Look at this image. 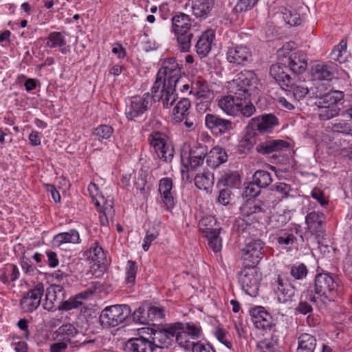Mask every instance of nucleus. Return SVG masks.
<instances>
[{
	"label": "nucleus",
	"mask_w": 352,
	"mask_h": 352,
	"mask_svg": "<svg viewBox=\"0 0 352 352\" xmlns=\"http://www.w3.org/2000/svg\"><path fill=\"white\" fill-rule=\"evenodd\" d=\"M182 81L181 68L175 58L165 60L153 85L152 98L155 101H162L164 108H169L177 98L176 89Z\"/></svg>",
	"instance_id": "nucleus-1"
},
{
	"label": "nucleus",
	"mask_w": 352,
	"mask_h": 352,
	"mask_svg": "<svg viewBox=\"0 0 352 352\" xmlns=\"http://www.w3.org/2000/svg\"><path fill=\"white\" fill-rule=\"evenodd\" d=\"M250 97L232 94L222 97L218 102V106L229 116L249 118L256 111Z\"/></svg>",
	"instance_id": "nucleus-2"
},
{
	"label": "nucleus",
	"mask_w": 352,
	"mask_h": 352,
	"mask_svg": "<svg viewBox=\"0 0 352 352\" xmlns=\"http://www.w3.org/2000/svg\"><path fill=\"white\" fill-rule=\"evenodd\" d=\"M339 278L334 274L322 272L314 278V294L324 302L334 301L338 296Z\"/></svg>",
	"instance_id": "nucleus-3"
},
{
	"label": "nucleus",
	"mask_w": 352,
	"mask_h": 352,
	"mask_svg": "<svg viewBox=\"0 0 352 352\" xmlns=\"http://www.w3.org/2000/svg\"><path fill=\"white\" fill-rule=\"evenodd\" d=\"M258 80L252 70H243L229 82L231 94L250 96L258 89Z\"/></svg>",
	"instance_id": "nucleus-4"
},
{
	"label": "nucleus",
	"mask_w": 352,
	"mask_h": 352,
	"mask_svg": "<svg viewBox=\"0 0 352 352\" xmlns=\"http://www.w3.org/2000/svg\"><path fill=\"white\" fill-rule=\"evenodd\" d=\"M131 311V308L127 305L107 307L102 311L99 320L103 327H114L125 321Z\"/></svg>",
	"instance_id": "nucleus-5"
},
{
	"label": "nucleus",
	"mask_w": 352,
	"mask_h": 352,
	"mask_svg": "<svg viewBox=\"0 0 352 352\" xmlns=\"http://www.w3.org/2000/svg\"><path fill=\"white\" fill-rule=\"evenodd\" d=\"M241 252L243 266L256 267L264 256V243L259 239H247Z\"/></svg>",
	"instance_id": "nucleus-6"
},
{
	"label": "nucleus",
	"mask_w": 352,
	"mask_h": 352,
	"mask_svg": "<svg viewBox=\"0 0 352 352\" xmlns=\"http://www.w3.org/2000/svg\"><path fill=\"white\" fill-rule=\"evenodd\" d=\"M184 328V324L176 322L167 327L166 328L155 329L151 333V340L153 349L155 348H168L172 345L174 338L177 341V331Z\"/></svg>",
	"instance_id": "nucleus-7"
},
{
	"label": "nucleus",
	"mask_w": 352,
	"mask_h": 352,
	"mask_svg": "<svg viewBox=\"0 0 352 352\" xmlns=\"http://www.w3.org/2000/svg\"><path fill=\"white\" fill-rule=\"evenodd\" d=\"M151 105L149 93H145L142 96L133 97L127 103L125 114L128 119L140 122L146 117L148 107Z\"/></svg>",
	"instance_id": "nucleus-8"
},
{
	"label": "nucleus",
	"mask_w": 352,
	"mask_h": 352,
	"mask_svg": "<svg viewBox=\"0 0 352 352\" xmlns=\"http://www.w3.org/2000/svg\"><path fill=\"white\" fill-rule=\"evenodd\" d=\"M238 278L242 289L247 294L251 296L257 294L261 278L256 267L243 266L238 274Z\"/></svg>",
	"instance_id": "nucleus-9"
},
{
	"label": "nucleus",
	"mask_w": 352,
	"mask_h": 352,
	"mask_svg": "<svg viewBox=\"0 0 352 352\" xmlns=\"http://www.w3.org/2000/svg\"><path fill=\"white\" fill-rule=\"evenodd\" d=\"M342 98L341 93L337 91L324 96L322 102H320L318 105V115L320 120H327L339 114L340 109L337 104Z\"/></svg>",
	"instance_id": "nucleus-10"
},
{
	"label": "nucleus",
	"mask_w": 352,
	"mask_h": 352,
	"mask_svg": "<svg viewBox=\"0 0 352 352\" xmlns=\"http://www.w3.org/2000/svg\"><path fill=\"white\" fill-rule=\"evenodd\" d=\"M226 59L230 63L245 66L253 61L252 53L249 47L242 45H232L226 50Z\"/></svg>",
	"instance_id": "nucleus-11"
},
{
	"label": "nucleus",
	"mask_w": 352,
	"mask_h": 352,
	"mask_svg": "<svg viewBox=\"0 0 352 352\" xmlns=\"http://www.w3.org/2000/svg\"><path fill=\"white\" fill-rule=\"evenodd\" d=\"M151 145L154 148L157 156L164 162H170L174 156L172 144L166 140L161 133L151 134L148 138Z\"/></svg>",
	"instance_id": "nucleus-12"
},
{
	"label": "nucleus",
	"mask_w": 352,
	"mask_h": 352,
	"mask_svg": "<svg viewBox=\"0 0 352 352\" xmlns=\"http://www.w3.org/2000/svg\"><path fill=\"white\" fill-rule=\"evenodd\" d=\"M271 286L280 302L285 303L292 300L295 288L287 278L278 275L272 281Z\"/></svg>",
	"instance_id": "nucleus-13"
},
{
	"label": "nucleus",
	"mask_w": 352,
	"mask_h": 352,
	"mask_svg": "<svg viewBox=\"0 0 352 352\" xmlns=\"http://www.w3.org/2000/svg\"><path fill=\"white\" fill-rule=\"evenodd\" d=\"M202 329L201 327L193 322H188L186 327L180 331H177V344L186 350H190L191 344L196 343L194 341L190 340H197L201 338Z\"/></svg>",
	"instance_id": "nucleus-14"
},
{
	"label": "nucleus",
	"mask_w": 352,
	"mask_h": 352,
	"mask_svg": "<svg viewBox=\"0 0 352 352\" xmlns=\"http://www.w3.org/2000/svg\"><path fill=\"white\" fill-rule=\"evenodd\" d=\"M44 292L43 283H38L21 298L20 305L22 310L28 313L36 310L41 304Z\"/></svg>",
	"instance_id": "nucleus-15"
},
{
	"label": "nucleus",
	"mask_w": 352,
	"mask_h": 352,
	"mask_svg": "<svg viewBox=\"0 0 352 352\" xmlns=\"http://www.w3.org/2000/svg\"><path fill=\"white\" fill-rule=\"evenodd\" d=\"M205 124L215 135H221L234 129V124L231 121L214 114L209 113L206 116Z\"/></svg>",
	"instance_id": "nucleus-16"
},
{
	"label": "nucleus",
	"mask_w": 352,
	"mask_h": 352,
	"mask_svg": "<svg viewBox=\"0 0 352 352\" xmlns=\"http://www.w3.org/2000/svg\"><path fill=\"white\" fill-rule=\"evenodd\" d=\"M252 322L256 329L270 330L275 326L272 315L262 307H257L250 311Z\"/></svg>",
	"instance_id": "nucleus-17"
},
{
	"label": "nucleus",
	"mask_w": 352,
	"mask_h": 352,
	"mask_svg": "<svg viewBox=\"0 0 352 352\" xmlns=\"http://www.w3.org/2000/svg\"><path fill=\"white\" fill-rule=\"evenodd\" d=\"M278 123V118L275 116L265 114L251 119L249 122V128L261 133H269Z\"/></svg>",
	"instance_id": "nucleus-18"
},
{
	"label": "nucleus",
	"mask_w": 352,
	"mask_h": 352,
	"mask_svg": "<svg viewBox=\"0 0 352 352\" xmlns=\"http://www.w3.org/2000/svg\"><path fill=\"white\" fill-rule=\"evenodd\" d=\"M289 70L287 67L280 64L272 65L270 69V76L283 90L296 78V76L292 77L289 74Z\"/></svg>",
	"instance_id": "nucleus-19"
},
{
	"label": "nucleus",
	"mask_w": 352,
	"mask_h": 352,
	"mask_svg": "<svg viewBox=\"0 0 352 352\" xmlns=\"http://www.w3.org/2000/svg\"><path fill=\"white\" fill-rule=\"evenodd\" d=\"M289 70L287 67L280 64L272 65L270 69V76L283 90L296 78V76L292 77L289 74Z\"/></svg>",
	"instance_id": "nucleus-20"
},
{
	"label": "nucleus",
	"mask_w": 352,
	"mask_h": 352,
	"mask_svg": "<svg viewBox=\"0 0 352 352\" xmlns=\"http://www.w3.org/2000/svg\"><path fill=\"white\" fill-rule=\"evenodd\" d=\"M123 349L126 352H153L151 340L143 336L129 339L124 343Z\"/></svg>",
	"instance_id": "nucleus-21"
},
{
	"label": "nucleus",
	"mask_w": 352,
	"mask_h": 352,
	"mask_svg": "<svg viewBox=\"0 0 352 352\" xmlns=\"http://www.w3.org/2000/svg\"><path fill=\"white\" fill-rule=\"evenodd\" d=\"M172 188L173 181L170 178L164 177L160 181L159 192L161 195V199L168 210L173 209L175 206Z\"/></svg>",
	"instance_id": "nucleus-22"
},
{
	"label": "nucleus",
	"mask_w": 352,
	"mask_h": 352,
	"mask_svg": "<svg viewBox=\"0 0 352 352\" xmlns=\"http://www.w3.org/2000/svg\"><path fill=\"white\" fill-rule=\"evenodd\" d=\"M215 36L212 30L205 31L199 38L196 45V52L201 58L206 57L211 51L212 43Z\"/></svg>",
	"instance_id": "nucleus-23"
},
{
	"label": "nucleus",
	"mask_w": 352,
	"mask_h": 352,
	"mask_svg": "<svg viewBox=\"0 0 352 352\" xmlns=\"http://www.w3.org/2000/svg\"><path fill=\"white\" fill-rule=\"evenodd\" d=\"M65 35H67L65 32H51L47 38L46 47L50 48L58 47L62 54H68L70 52V48L69 45H67Z\"/></svg>",
	"instance_id": "nucleus-24"
},
{
	"label": "nucleus",
	"mask_w": 352,
	"mask_h": 352,
	"mask_svg": "<svg viewBox=\"0 0 352 352\" xmlns=\"http://www.w3.org/2000/svg\"><path fill=\"white\" fill-rule=\"evenodd\" d=\"M288 143L282 140H268L256 146V150L263 155H268L288 147Z\"/></svg>",
	"instance_id": "nucleus-25"
},
{
	"label": "nucleus",
	"mask_w": 352,
	"mask_h": 352,
	"mask_svg": "<svg viewBox=\"0 0 352 352\" xmlns=\"http://www.w3.org/2000/svg\"><path fill=\"white\" fill-rule=\"evenodd\" d=\"M214 0H192L193 15L201 20L206 19L214 6Z\"/></svg>",
	"instance_id": "nucleus-26"
},
{
	"label": "nucleus",
	"mask_w": 352,
	"mask_h": 352,
	"mask_svg": "<svg viewBox=\"0 0 352 352\" xmlns=\"http://www.w3.org/2000/svg\"><path fill=\"white\" fill-rule=\"evenodd\" d=\"M289 69L295 74H301L307 67L305 55L302 52L292 53L289 58Z\"/></svg>",
	"instance_id": "nucleus-27"
},
{
	"label": "nucleus",
	"mask_w": 352,
	"mask_h": 352,
	"mask_svg": "<svg viewBox=\"0 0 352 352\" xmlns=\"http://www.w3.org/2000/svg\"><path fill=\"white\" fill-rule=\"evenodd\" d=\"M228 160V155L224 149L215 146L206 155V163L208 166L215 168Z\"/></svg>",
	"instance_id": "nucleus-28"
},
{
	"label": "nucleus",
	"mask_w": 352,
	"mask_h": 352,
	"mask_svg": "<svg viewBox=\"0 0 352 352\" xmlns=\"http://www.w3.org/2000/svg\"><path fill=\"white\" fill-rule=\"evenodd\" d=\"M171 22L172 32L174 33L191 30V19L185 13L177 12L172 17Z\"/></svg>",
	"instance_id": "nucleus-29"
},
{
	"label": "nucleus",
	"mask_w": 352,
	"mask_h": 352,
	"mask_svg": "<svg viewBox=\"0 0 352 352\" xmlns=\"http://www.w3.org/2000/svg\"><path fill=\"white\" fill-rule=\"evenodd\" d=\"M190 106V101L188 98H182L180 100L173 110V121L175 123H180L186 119L189 114Z\"/></svg>",
	"instance_id": "nucleus-30"
},
{
	"label": "nucleus",
	"mask_w": 352,
	"mask_h": 352,
	"mask_svg": "<svg viewBox=\"0 0 352 352\" xmlns=\"http://www.w3.org/2000/svg\"><path fill=\"white\" fill-rule=\"evenodd\" d=\"M63 287L59 285H54L47 288L45 294V300L43 303V308L49 311H54L58 309L56 307L55 302L57 300V294L63 292Z\"/></svg>",
	"instance_id": "nucleus-31"
},
{
	"label": "nucleus",
	"mask_w": 352,
	"mask_h": 352,
	"mask_svg": "<svg viewBox=\"0 0 352 352\" xmlns=\"http://www.w3.org/2000/svg\"><path fill=\"white\" fill-rule=\"evenodd\" d=\"M317 345L316 337L309 333H302L298 338L296 352H314Z\"/></svg>",
	"instance_id": "nucleus-32"
},
{
	"label": "nucleus",
	"mask_w": 352,
	"mask_h": 352,
	"mask_svg": "<svg viewBox=\"0 0 352 352\" xmlns=\"http://www.w3.org/2000/svg\"><path fill=\"white\" fill-rule=\"evenodd\" d=\"M178 49L182 52H188L192 46V40L194 34L191 30L175 32Z\"/></svg>",
	"instance_id": "nucleus-33"
},
{
	"label": "nucleus",
	"mask_w": 352,
	"mask_h": 352,
	"mask_svg": "<svg viewBox=\"0 0 352 352\" xmlns=\"http://www.w3.org/2000/svg\"><path fill=\"white\" fill-rule=\"evenodd\" d=\"M256 349L259 352H280L278 336H271L258 341Z\"/></svg>",
	"instance_id": "nucleus-34"
},
{
	"label": "nucleus",
	"mask_w": 352,
	"mask_h": 352,
	"mask_svg": "<svg viewBox=\"0 0 352 352\" xmlns=\"http://www.w3.org/2000/svg\"><path fill=\"white\" fill-rule=\"evenodd\" d=\"M195 184L200 190L208 192L211 190L214 184L213 175L209 171H204L198 173L195 177Z\"/></svg>",
	"instance_id": "nucleus-35"
},
{
	"label": "nucleus",
	"mask_w": 352,
	"mask_h": 352,
	"mask_svg": "<svg viewBox=\"0 0 352 352\" xmlns=\"http://www.w3.org/2000/svg\"><path fill=\"white\" fill-rule=\"evenodd\" d=\"M324 219L322 212L312 211L306 216L305 221L309 229L315 232H320Z\"/></svg>",
	"instance_id": "nucleus-36"
},
{
	"label": "nucleus",
	"mask_w": 352,
	"mask_h": 352,
	"mask_svg": "<svg viewBox=\"0 0 352 352\" xmlns=\"http://www.w3.org/2000/svg\"><path fill=\"white\" fill-rule=\"evenodd\" d=\"M78 333L76 328L71 323H66L61 325L55 332L56 339L69 344L71 343V339Z\"/></svg>",
	"instance_id": "nucleus-37"
},
{
	"label": "nucleus",
	"mask_w": 352,
	"mask_h": 352,
	"mask_svg": "<svg viewBox=\"0 0 352 352\" xmlns=\"http://www.w3.org/2000/svg\"><path fill=\"white\" fill-rule=\"evenodd\" d=\"M285 90L290 94L297 101L305 98L309 92L308 88L302 85L300 82H298L296 78L289 84Z\"/></svg>",
	"instance_id": "nucleus-38"
},
{
	"label": "nucleus",
	"mask_w": 352,
	"mask_h": 352,
	"mask_svg": "<svg viewBox=\"0 0 352 352\" xmlns=\"http://www.w3.org/2000/svg\"><path fill=\"white\" fill-rule=\"evenodd\" d=\"M165 311L162 307L151 306L147 307L146 317L148 325H159L164 322Z\"/></svg>",
	"instance_id": "nucleus-39"
},
{
	"label": "nucleus",
	"mask_w": 352,
	"mask_h": 352,
	"mask_svg": "<svg viewBox=\"0 0 352 352\" xmlns=\"http://www.w3.org/2000/svg\"><path fill=\"white\" fill-rule=\"evenodd\" d=\"M312 76L316 80L329 81L333 77V72L330 66L318 64L312 69Z\"/></svg>",
	"instance_id": "nucleus-40"
},
{
	"label": "nucleus",
	"mask_w": 352,
	"mask_h": 352,
	"mask_svg": "<svg viewBox=\"0 0 352 352\" xmlns=\"http://www.w3.org/2000/svg\"><path fill=\"white\" fill-rule=\"evenodd\" d=\"M241 212L243 217H249L254 216L256 214L264 212L265 209L263 205L256 202L255 201H247L240 208Z\"/></svg>",
	"instance_id": "nucleus-41"
},
{
	"label": "nucleus",
	"mask_w": 352,
	"mask_h": 352,
	"mask_svg": "<svg viewBox=\"0 0 352 352\" xmlns=\"http://www.w3.org/2000/svg\"><path fill=\"white\" fill-rule=\"evenodd\" d=\"M217 221L213 217L203 218L199 221V230L206 235L213 234L214 231L220 232L221 228L217 226Z\"/></svg>",
	"instance_id": "nucleus-42"
},
{
	"label": "nucleus",
	"mask_w": 352,
	"mask_h": 352,
	"mask_svg": "<svg viewBox=\"0 0 352 352\" xmlns=\"http://www.w3.org/2000/svg\"><path fill=\"white\" fill-rule=\"evenodd\" d=\"M181 79L182 80V82L177 87V89H179L181 91L186 92L189 91V94H193L197 99L201 100L205 98V94L208 91L207 89V87L204 85H201L199 81L195 82V85L199 90L196 92L193 93V88L190 89V85L188 83H184L183 78L181 76Z\"/></svg>",
	"instance_id": "nucleus-43"
},
{
	"label": "nucleus",
	"mask_w": 352,
	"mask_h": 352,
	"mask_svg": "<svg viewBox=\"0 0 352 352\" xmlns=\"http://www.w3.org/2000/svg\"><path fill=\"white\" fill-rule=\"evenodd\" d=\"M272 182V176L267 171L258 170L253 175V184H256L259 188H266Z\"/></svg>",
	"instance_id": "nucleus-44"
},
{
	"label": "nucleus",
	"mask_w": 352,
	"mask_h": 352,
	"mask_svg": "<svg viewBox=\"0 0 352 352\" xmlns=\"http://www.w3.org/2000/svg\"><path fill=\"white\" fill-rule=\"evenodd\" d=\"M347 43L346 41L342 39L339 44L336 46L331 53V59L342 63L345 61Z\"/></svg>",
	"instance_id": "nucleus-45"
},
{
	"label": "nucleus",
	"mask_w": 352,
	"mask_h": 352,
	"mask_svg": "<svg viewBox=\"0 0 352 352\" xmlns=\"http://www.w3.org/2000/svg\"><path fill=\"white\" fill-rule=\"evenodd\" d=\"M54 239L59 243H77L80 242V236L76 230H70L67 232H62L56 234Z\"/></svg>",
	"instance_id": "nucleus-46"
},
{
	"label": "nucleus",
	"mask_w": 352,
	"mask_h": 352,
	"mask_svg": "<svg viewBox=\"0 0 352 352\" xmlns=\"http://www.w3.org/2000/svg\"><path fill=\"white\" fill-rule=\"evenodd\" d=\"M113 133V129L106 124H102L95 129L94 134L98 138L100 142L110 138Z\"/></svg>",
	"instance_id": "nucleus-47"
},
{
	"label": "nucleus",
	"mask_w": 352,
	"mask_h": 352,
	"mask_svg": "<svg viewBox=\"0 0 352 352\" xmlns=\"http://www.w3.org/2000/svg\"><path fill=\"white\" fill-rule=\"evenodd\" d=\"M89 257L93 262L97 263L98 265L104 263L106 259L105 254L102 248L96 244L94 247L90 248Z\"/></svg>",
	"instance_id": "nucleus-48"
},
{
	"label": "nucleus",
	"mask_w": 352,
	"mask_h": 352,
	"mask_svg": "<svg viewBox=\"0 0 352 352\" xmlns=\"http://www.w3.org/2000/svg\"><path fill=\"white\" fill-rule=\"evenodd\" d=\"M308 270L304 263L293 265L290 269L291 276L296 280H302L307 276Z\"/></svg>",
	"instance_id": "nucleus-49"
},
{
	"label": "nucleus",
	"mask_w": 352,
	"mask_h": 352,
	"mask_svg": "<svg viewBox=\"0 0 352 352\" xmlns=\"http://www.w3.org/2000/svg\"><path fill=\"white\" fill-rule=\"evenodd\" d=\"M283 18L285 21L292 26L299 25L302 22V18L296 11L285 9V12H283Z\"/></svg>",
	"instance_id": "nucleus-50"
},
{
	"label": "nucleus",
	"mask_w": 352,
	"mask_h": 352,
	"mask_svg": "<svg viewBox=\"0 0 352 352\" xmlns=\"http://www.w3.org/2000/svg\"><path fill=\"white\" fill-rule=\"evenodd\" d=\"M82 305V302L78 299L75 296L72 297L67 300L61 301L60 305L58 306V309L60 311H70L74 309H77Z\"/></svg>",
	"instance_id": "nucleus-51"
},
{
	"label": "nucleus",
	"mask_w": 352,
	"mask_h": 352,
	"mask_svg": "<svg viewBox=\"0 0 352 352\" xmlns=\"http://www.w3.org/2000/svg\"><path fill=\"white\" fill-rule=\"evenodd\" d=\"M219 233L220 232L214 231L213 234L205 236L208 239L209 248L214 252H219L222 247Z\"/></svg>",
	"instance_id": "nucleus-52"
},
{
	"label": "nucleus",
	"mask_w": 352,
	"mask_h": 352,
	"mask_svg": "<svg viewBox=\"0 0 352 352\" xmlns=\"http://www.w3.org/2000/svg\"><path fill=\"white\" fill-rule=\"evenodd\" d=\"M146 310L147 307L145 306H140L135 310L132 315L133 321L139 324H148Z\"/></svg>",
	"instance_id": "nucleus-53"
},
{
	"label": "nucleus",
	"mask_w": 352,
	"mask_h": 352,
	"mask_svg": "<svg viewBox=\"0 0 352 352\" xmlns=\"http://www.w3.org/2000/svg\"><path fill=\"white\" fill-rule=\"evenodd\" d=\"M259 0H238L236 5L234 8L236 13L246 12L250 10Z\"/></svg>",
	"instance_id": "nucleus-54"
},
{
	"label": "nucleus",
	"mask_w": 352,
	"mask_h": 352,
	"mask_svg": "<svg viewBox=\"0 0 352 352\" xmlns=\"http://www.w3.org/2000/svg\"><path fill=\"white\" fill-rule=\"evenodd\" d=\"M126 281L127 283L133 284L135 280L136 273L138 270V265L135 261L131 260L128 261L126 265Z\"/></svg>",
	"instance_id": "nucleus-55"
},
{
	"label": "nucleus",
	"mask_w": 352,
	"mask_h": 352,
	"mask_svg": "<svg viewBox=\"0 0 352 352\" xmlns=\"http://www.w3.org/2000/svg\"><path fill=\"white\" fill-rule=\"evenodd\" d=\"M327 128L331 129L332 132L342 133L346 135H350L351 126L344 120L331 124V126H328Z\"/></svg>",
	"instance_id": "nucleus-56"
},
{
	"label": "nucleus",
	"mask_w": 352,
	"mask_h": 352,
	"mask_svg": "<svg viewBox=\"0 0 352 352\" xmlns=\"http://www.w3.org/2000/svg\"><path fill=\"white\" fill-rule=\"evenodd\" d=\"M205 157H187L186 163L184 162V155H182V162L185 167L188 168V170H195L197 168L204 164Z\"/></svg>",
	"instance_id": "nucleus-57"
},
{
	"label": "nucleus",
	"mask_w": 352,
	"mask_h": 352,
	"mask_svg": "<svg viewBox=\"0 0 352 352\" xmlns=\"http://www.w3.org/2000/svg\"><path fill=\"white\" fill-rule=\"evenodd\" d=\"M214 334H215L217 339L220 342L223 344L228 349H232V344L229 339L230 338V336L229 333L225 329L218 328L215 331Z\"/></svg>",
	"instance_id": "nucleus-58"
},
{
	"label": "nucleus",
	"mask_w": 352,
	"mask_h": 352,
	"mask_svg": "<svg viewBox=\"0 0 352 352\" xmlns=\"http://www.w3.org/2000/svg\"><path fill=\"white\" fill-rule=\"evenodd\" d=\"M207 155V149L206 146L201 144H197L192 146L189 151L188 156L187 157H206Z\"/></svg>",
	"instance_id": "nucleus-59"
},
{
	"label": "nucleus",
	"mask_w": 352,
	"mask_h": 352,
	"mask_svg": "<svg viewBox=\"0 0 352 352\" xmlns=\"http://www.w3.org/2000/svg\"><path fill=\"white\" fill-rule=\"evenodd\" d=\"M159 232L155 228L147 230L144 243L142 244V248L144 251H147L151 243L158 236Z\"/></svg>",
	"instance_id": "nucleus-60"
},
{
	"label": "nucleus",
	"mask_w": 352,
	"mask_h": 352,
	"mask_svg": "<svg viewBox=\"0 0 352 352\" xmlns=\"http://www.w3.org/2000/svg\"><path fill=\"white\" fill-rule=\"evenodd\" d=\"M190 350H191L192 352H215L214 349L210 344L201 341H198L191 344Z\"/></svg>",
	"instance_id": "nucleus-61"
},
{
	"label": "nucleus",
	"mask_w": 352,
	"mask_h": 352,
	"mask_svg": "<svg viewBox=\"0 0 352 352\" xmlns=\"http://www.w3.org/2000/svg\"><path fill=\"white\" fill-rule=\"evenodd\" d=\"M256 130L249 128V124L246 127V134L242 139V142L245 143V146L252 148L256 144Z\"/></svg>",
	"instance_id": "nucleus-62"
},
{
	"label": "nucleus",
	"mask_w": 352,
	"mask_h": 352,
	"mask_svg": "<svg viewBox=\"0 0 352 352\" xmlns=\"http://www.w3.org/2000/svg\"><path fill=\"white\" fill-rule=\"evenodd\" d=\"M272 190L279 193L281 199H284L288 197L290 191L292 190L291 186L285 183H279L274 185L272 187Z\"/></svg>",
	"instance_id": "nucleus-63"
},
{
	"label": "nucleus",
	"mask_w": 352,
	"mask_h": 352,
	"mask_svg": "<svg viewBox=\"0 0 352 352\" xmlns=\"http://www.w3.org/2000/svg\"><path fill=\"white\" fill-rule=\"evenodd\" d=\"M311 196L322 206H325L329 204V200L325 197L324 192L319 188H314L311 192Z\"/></svg>",
	"instance_id": "nucleus-64"
}]
</instances>
